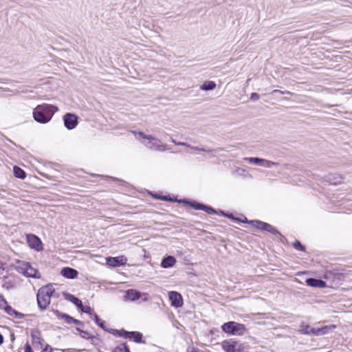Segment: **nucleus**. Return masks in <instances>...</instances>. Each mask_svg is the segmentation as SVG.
Listing matches in <instances>:
<instances>
[{
	"mask_svg": "<svg viewBox=\"0 0 352 352\" xmlns=\"http://www.w3.org/2000/svg\"><path fill=\"white\" fill-rule=\"evenodd\" d=\"M131 132L135 136L137 140H140L142 144L150 150L164 152L168 149L166 144L162 143L160 139L154 136L146 135L142 131H131Z\"/></svg>",
	"mask_w": 352,
	"mask_h": 352,
	"instance_id": "nucleus-1",
	"label": "nucleus"
},
{
	"mask_svg": "<svg viewBox=\"0 0 352 352\" xmlns=\"http://www.w3.org/2000/svg\"><path fill=\"white\" fill-rule=\"evenodd\" d=\"M58 108L48 104L38 105L33 111V117L35 121L45 124L48 122L52 118Z\"/></svg>",
	"mask_w": 352,
	"mask_h": 352,
	"instance_id": "nucleus-2",
	"label": "nucleus"
},
{
	"mask_svg": "<svg viewBox=\"0 0 352 352\" xmlns=\"http://www.w3.org/2000/svg\"><path fill=\"white\" fill-rule=\"evenodd\" d=\"M54 289L52 285L42 287L37 293V302L41 310H45L50 303L51 297L54 296Z\"/></svg>",
	"mask_w": 352,
	"mask_h": 352,
	"instance_id": "nucleus-3",
	"label": "nucleus"
},
{
	"mask_svg": "<svg viewBox=\"0 0 352 352\" xmlns=\"http://www.w3.org/2000/svg\"><path fill=\"white\" fill-rule=\"evenodd\" d=\"M16 271L27 277L40 278L39 272L36 269L32 267L29 263L21 261L16 265Z\"/></svg>",
	"mask_w": 352,
	"mask_h": 352,
	"instance_id": "nucleus-4",
	"label": "nucleus"
},
{
	"mask_svg": "<svg viewBox=\"0 0 352 352\" xmlns=\"http://www.w3.org/2000/svg\"><path fill=\"white\" fill-rule=\"evenodd\" d=\"M221 328L224 332L232 335H242L245 331L244 324L235 322H226L222 325Z\"/></svg>",
	"mask_w": 352,
	"mask_h": 352,
	"instance_id": "nucleus-5",
	"label": "nucleus"
},
{
	"mask_svg": "<svg viewBox=\"0 0 352 352\" xmlns=\"http://www.w3.org/2000/svg\"><path fill=\"white\" fill-rule=\"evenodd\" d=\"M248 223L251 224L253 227L261 230H265L274 235L281 236L280 233L276 228H274V226L267 223L258 220L250 221Z\"/></svg>",
	"mask_w": 352,
	"mask_h": 352,
	"instance_id": "nucleus-6",
	"label": "nucleus"
},
{
	"mask_svg": "<svg viewBox=\"0 0 352 352\" xmlns=\"http://www.w3.org/2000/svg\"><path fill=\"white\" fill-rule=\"evenodd\" d=\"M222 348L226 352H242L243 351V344L232 340H224L222 342Z\"/></svg>",
	"mask_w": 352,
	"mask_h": 352,
	"instance_id": "nucleus-7",
	"label": "nucleus"
},
{
	"mask_svg": "<svg viewBox=\"0 0 352 352\" xmlns=\"http://www.w3.org/2000/svg\"><path fill=\"white\" fill-rule=\"evenodd\" d=\"M113 334H118L119 336H123L133 340L135 342H141L142 335L140 332L132 331L129 332L126 331H122L119 332L118 330L111 329Z\"/></svg>",
	"mask_w": 352,
	"mask_h": 352,
	"instance_id": "nucleus-8",
	"label": "nucleus"
},
{
	"mask_svg": "<svg viewBox=\"0 0 352 352\" xmlns=\"http://www.w3.org/2000/svg\"><path fill=\"white\" fill-rule=\"evenodd\" d=\"M27 242L31 248H33L37 251H40L43 249L42 242L41 239L36 235L32 234H27Z\"/></svg>",
	"mask_w": 352,
	"mask_h": 352,
	"instance_id": "nucleus-9",
	"label": "nucleus"
},
{
	"mask_svg": "<svg viewBox=\"0 0 352 352\" xmlns=\"http://www.w3.org/2000/svg\"><path fill=\"white\" fill-rule=\"evenodd\" d=\"M127 258L124 256H120L116 257H107L106 258L107 265L111 267H120L126 265Z\"/></svg>",
	"mask_w": 352,
	"mask_h": 352,
	"instance_id": "nucleus-10",
	"label": "nucleus"
},
{
	"mask_svg": "<svg viewBox=\"0 0 352 352\" xmlns=\"http://www.w3.org/2000/svg\"><path fill=\"white\" fill-rule=\"evenodd\" d=\"M63 120L65 127L69 130L74 129L78 124L77 116L72 113H66Z\"/></svg>",
	"mask_w": 352,
	"mask_h": 352,
	"instance_id": "nucleus-11",
	"label": "nucleus"
},
{
	"mask_svg": "<svg viewBox=\"0 0 352 352\" xmlns=\"http://www.w3.org/2000/svg\"><path fill=\"white\" fill-rule=\"evenodd\" d=\"M168 297L171 305L175 307H181L183 305V298L182 295L177 292H170Z\"/></svg>",
	"mask_w": 352,
	"mask_h": 352,
	"instance_id": "nucleus-12",
	"label": "nucleus"
},
{
	"mask_svg": "<svg viewBox=\"0 0 352 352\" xmlns=\"http://www.w3.org/2000/svg\"><path fill=\"white\" fill-rule=\"evenodd\" d=\"M60 274L67 278L73 279L78 276V272L75 269L66 267L61 270Z\"/></svg>",
	"mask_w": 352,
	"mask_h": 352,
	"instance_id": "nucleus-13",
	"label": "nucleus"
},
{
	"mask_svg": "<svg viewBox=\"0 0 352 352\" xmlns=\"http://www.w3.org/2000/svg\"><path fill=\"white\" fill-rule=\"evenodd\" d=\"M336 327L334 324L327 325L321 328H315L314 336H320L327 334L329 331H333Z\"/></svg>",
	"mask_w": 352,
	"mask_h": 352,
	"instance_id": "nucleus-14",
	"label": "nucleus"
},
{
	"mask_svg": "<svg viewBox=\"0 0 352 352\" xmlns=\"http://www.w3.org/2000/svg\"><path fill=\"white\" fill-rule=\"evenodd\" d=\"M315 328L302 322L299 326L298 332L302 335L314 336Z\"/></svg>",
	"mask_w": 352,
	"mask_h": 352,
	"instance_id": "nucleus-15",
	"label": "nucleus"
},
{
	"mask_svg": "<svg viewBox=\"0 0 352 352\" xmlns=\"http://www.w3.org/2000/svg\"><path fill=\"white\" fill-rule=\"evenodd\" d=\"M32 344L35 348H41L43 345L44 340L41 338L38 331H33L32 333Z\"/></svg>",
	"mask_w": 352,
	"mask_h": 352,
	"instance_id": "nucleus-16",
	"label": "nucleus"
},
{
	"mask_svg": "<svg viewBox=\"0 0 352 352\" xmlns=\"http://www.w3.org/2000/svg\"><path fill=\"white\" fill-rule=\"evenodd\" d=\"M308 286L313 287L323 288L326 286V283L320 279L309 278L306 280Z\"/></svg>",
	"mask_w": 352,
	"mask_h": 352,
	"instance_id": "nucleus-17",
	"label": "nucleus"
},
{
	"mask_svg": "<svg viewBox=\"0 0 352 352\" xmlns=\"http://www.w3.org/2000/svg\"><path fill=\"white\" fill-rule=\"evenodd\" d=\"M176 263V259L173 256H168L164 258L161 263V266L163 268H168L173 267Z\"/></svg>",
	"mask_w": 352,
	"mask_h": 352,
	"instance_id": "nucleus-18",
	"label": "nucleus"
},
{
	"mask_svg": "<svg viewBox=\"0 0 352 352\" xmlns=\"http://www.w3.org/2000/svg\"><path fill=\"white\" fill-rule=\"evenodd\" d=\"M141 296L140 292L135 289H129L126 292L125 298L131 301H135L138 300Z\"/></svg>",
	"mask_w": 352,
	"mask_h": 352,
	"instance_id": "nucleus-19",
	"label": "nucleus"
},
{
	"mask_svg": "<svg viewBox=\"0 0 352 352\" xmlns=\"http://www.w3.org/2000/svg\"><path fill=\"white\" fill-rule=\"evenodd\" d=\"M65 296L67 300L74 303L78 308L82 307V301L76 296H74V295L70 294H65Z\"/></svg>",
	"mask_w": 352,
	"mask_h": 352,
	"instance_id": "nucleus-20",
	"label": "nucleus"
},
{
	"mask_svg": "<svg viewBox=\"0 0 352 352\" xmlns=\"http://www.w3.org/2000/svg\"><path fill=\"white\" fill-rule=\"evenodd\" d=\"M61 318L65 319V322L67 324L74 323V324H78V325H83L82 322H81L78 320H76L67 314H61Z\"/></svg>",
	"mask_w": 352,
	"mask_h": 352,
	"instance_id": "nucleus-21",
	"label": "nucleus"
},
{
	"mask_svg": "<svg viewBox=\"0 0 352 352\" xmlns=\"http://www.w3.org/2000/svg\"><path fill=\"white\" fill-rule=\"evenodd\" d=\"M216 87V83L214 81L209 80L206 81L200 87V89L204 91H210L214 89Z\"/></svg>",
	"mask_w": 352,
	"mask_h": 352,
	"instance_id": "nucleus-22",
	"label": "nucleus"
},
{
	"mask_svg": "<svg viewBox=\"0 0 352 352\" xmlns=\"http://www.w3.org/2000/svg\"><path fill=\"white\" fill-rule=\"evenodd\" d=\"M13 171L16 177L24 179L26 177L25 172L19 166H14Z\"/></svg>",
	"mask_w": 352,
	"mask_h": 352,
	"instance_id": "nucleus-23",
	"label": "nucleus"
},
{
	"mask_svg": "<svg viewBox=\"0 0 352 352\" xmlns=\"http://www.w3.org/2000/svg\"><path fill=\"white\" fill-rule=\"evenodd\" d=\"M327 181L332 184L336 185L342 182V177L340 175L334 176L330 175L327 177Z\"/></svg>",
	"mask_w": 352,
	"mask_h": 352,
	"instance_id": "nucleus-24",
	"label": "nucleus"
},
{
	"mask_svg": "<svg viewBox=\"0 0 352 352\" xmlns=\"http://www.w3.org/2000/svg\"><path fill=\"white\" fill-rule=\"evenodd\" d=\"M243 160L262 166L263 159L259 157H245Z\"/></svg>",
	"mask_w": 352,
	"mask_h": 352,
	"instance_id": "nucleus-25",
	"label": "nucleus"
},
{
	"mask_svg": "<svg viewBox=\"0 0 352 352\" xmlns=\"http://www.w3.org/2000/svg\"><path fill=\"white\" fill-rule=\"evenodd\" d=\"M185 203L188 204L192 208H193L195 210H204L205 208L206 205L197 203L195 201L194 202H189V201H185Z\"/></svg>",
	"mask_w": 352,
	"mask_h": 352,
	"instance_id": "nucleus-26",
	"label": "nucleus"
},
{
	"mask_svg": "<svg viewBox=\"0 0 352 352\" xmlns=\"http://www.w3.org/2000/svg\"><path fill=\"white\" fill-rule=\"evenodd\" d=\"M113 352H130L128 346L125 344H120L116 346Z\"/></svg>",
	"mask_w": 352,
	"mask_h": 352,
	"instance_id": "nucleus-27",
	"label": "nucleus"
},
{
	"mask_svg": "<svg viewBox=\"0 0 352 352\" xmlns=\"http://www.w3.org/2000/svg\"><path fill=\"white\" fill-rule=\"evenodd\" d=\"M94 319L95 322L100 326L102 329L107 330L104 326V321L102 320L97 314L94 315Z\"/></svg>",
	"mask_w": 352,
	"mask_h": 352,
	"instance_id": "nucleus-28",
	"label": "nucleus"
},
{
	"mask_svg": "<svg viewBox=\"0 0 352 352\" xmlns=\"http://www.w3.org/2000/svg\"><path fill=\"white\" fill-rule=\"evenodd\" d=\"M204 211L206 212L208 214H219V212H217L213 208H212L210 206H205V208L204 209ZM219 213H221V214L224 215V213L222 211H219Z\"/></svg>",
	"mask_w": 352,
	"mask_h": 352,
	"instance_id": "nucleus-29",
	"label": "nucleus"
},
{
	"mask_svg": "<svg viewBox=\"0 0 352 352\" xmlns=\"http://www.w3.org/2000/svg\"><path fill=\"white\" fill-rule=\"evenodd\" d=\"M277 165H278V163H277V162H272V161L265 160V159H263V160L262 166H264L266 168H271L273 166H277Z\"/></svg>",
	"mask_w": 352,
	"mask_h": 352,
	"instance_id": "nucleus-30",
	"label": "nucleus"
},
{
	"mask_svg": "<svg viewBox=\"0 0 352 352\" xmlns=\"http://www.w3.org/2000/svg\"><path fill=\"white\" fill-rule=\"evenodd\" d=\"M189 148L194 150V151H203V152H206V153H212L215 151V150H212V149H206L204 148H200L198 146H192L191 145H190V147H189Z\"/></svg>",
	"mask_w": 352,
	"mask_h": 352,
	"instance_id": "nucleus-31",
	"label": "nucleus"
},
{
	"mask_svg": "<svg viewBox=\"0 0 352 352\" xmlns=\"http://www.w3.org/2000/svg\"><path fill=\"white\" fill-rule=\"evenodd\" d=\"M293 246L294 248L296 249V250H298L299 251H305V248L304 245H302L300 241H296L294 244H293Z\"/></svg>",
	"mask_w": 352,
	"mask_h": 352,
	"instance_id": "nucleus-32",
	"label": "nucleus"
},
{
	"mask_svg": "<svg viewBox=\"0 0 352 352\" xmlns=\"http://www.w3.org/2000/svg\"><path fill=\"white\" fill-rule=\"evenodd\" d=\"M4 310L10 316H14L17 314V312L14 309H13L10 305H6L4 307Z\"/></svg>",
	"mask_w": 352,
	"mask_h": 352,
	"instance_id": "nucleus-33",
	"label": "nucleus"
},
{
	"mask_svg": "<svg viewBox=\"0 0 352 352\" xmlns=\"http://www.w3.org/2000/svg\"><path fill=\"white\" fill-rule=\"evenodd\" d=\"M76 330L80 333V335L81 336L82 338L85 339H88L90 338L89 333L87 331L82 330L78 327H77Z\"/></svg>",
	"mask_w": 352,
	"mask_h": 352,
	"instance_id": "nucleus-34",
	"label": "nucleus"
},
{
	"mask_svg": "<svg viewBox=\"0 0 352 352\" xmlns=\"http://www.w3.org/2000/svg\"><path fill=\"white\" fill-rule=\"evenodd\" d=\"M79 309H80L82 312L90 314V315L92 314L93 310L89 306H83V305L82 304V307H80Z\"/></svg>",
	"mask_w": 352,
	"mask_h": 352,
	"instance_id": "nucleus-35",
	"label": "nucleus"
},
{
	"mask_svg": "<svg viewBox=\"0 0 352 352\" xmlns=\"http://www.w3.org/2000/svg\"><path fill=\"white\" fill-rule=\"evenodd\" d=\"M170 141L174 143L175 145H178V146H186V147H190V144L186 143V142H177L175 140H174L173 138H170Z\"/></svg>",
	"mask_w": 352,
	"mask_h": 352,
	"instance_id": "nucleus-36",
	"label": "nucleus"
},
{
	"mask_svg": "<svg viewBox=\"0 0 352 352\" xmlns=\"http://www.w3.org/2000/svg\"><path fill=\"white\" fill-rule=\"evenodd\" d=\"M260 96L256 93H252L250 96V99L252 100H258L259 99Z\"/></svg>",
	"mask_w": 352,
	"mask_h": 352,
	"instance_id": "nucleus-37",
	"label": "nucleus"
},
{
	"mask_svg": "<svg viewBox=\"0 0 352 352\" xmlns=\"http://www.w3.org/2000/svg\"><path fill=\"white\" fill-rule=\"evenodd\" d=\"M6 305H8L7 301L4 298H1L0 300V307L4 309V307Z\"/></svg>",
	"mask_w": 352,
	"mask_h": 352,
	"instance_id": "nucleus-38",
	"label": "nucleus"
},
{
	"mask_svg": "<svg viewBox=\"0 0 352 352\" xmlns=\"http://www.w3.org/2000/svg\"><path fill=\"white\" fill-rule=\"evenodd\" d=\"M186 352H198V349L193 346H190L187 348Z\"/></svg>",
	"mask_w": 352,
	"mask_h": 352,
	"instance_id": "nucleus-39",
	"label": "nucleus"
},
{
	"mask_svg": "<svg viewBox=\"0 0 352 352\" xmlns=\"http://www.w3.org/2000/svg\"><path fill=\"white\" fill-rule=\"evenodd\" d=\"M25 352H32V349L29 343H26L25 346Z\"/></svg>",
	"mask_w": 352,
	"mask_h": 352,
	"instance_id": "nucleus-40",
	"label": "nucleus"
},
{
	"mask_svg": "<svg viewBox=\"0 0 352 352\" xmlns=\"http://www.w3.org/2000/svg\"><path fill=\"white\" fill-rule=\"evenodd\" d=\"M273 93H281V94H290V92H289V91L283 92V91H281L278 90V89H275V90H274V91H273Z\"/></svg>",
	"mask_w": 352,
	"mask_h": 352,
	"instance_id": "nucleus-41",
	"label": "nucleus"
},
{
	"mask_svg": "<svg viewBox=\"0 0 352 352\" xmlns=\"http://www.w3.org/2000/svg\"><path fill=\"white\" fill-rule=\"evenodd\" d=\"M50 349L52 350V349L50 348V346L48 345V344H46L45 348L43 349V352H47L48 351V349Z\"/></svg>",
	"mask_w": 352,
	"mask_h": 352,
	"instance_id": "nucleus-42",
	"label": "nucleus"
},
{
	"mask_svg": "<svg viewBox=\"0 0 352 352\" xmlns=\"http://www.w3.org/2000/svg\"><path fill=\"white\" fill-rule=\"evenodd\" d=\"M3 342V336L0 333V344H1Z\"/></svg>",
	"mask_w": 352,
	"mask_h": 352,
	"instance_id": "nucleus-43",
	"label": "nucleus"
},
{
	"mask_svg": "<svg viewBox=\"0 0 352 352\" xmlns=\"http://www.w3.org/2000/svg\"><path fill=\"white\" fill-rule=\"evenodd\" d=\"M162 199H163V200H168V199L167 198V197H164L162 198Z\"/></svg>",
	"mask_w": 352,
	"mask_h": 352,
	"instance_id": "nucleus-44",
	"label": "nucleus"
},
{
	"mask_svg": "<svg viewBox=\"0 0 352 352\" xmlns=\"http://www.w3.org/2000/svg\"><path fill=\"white\" fill-rule=\"evenodd\" d=\"M228 217L232 218V215H228Z\"/></svg>",
	"mask_w": 352,
	"mask_h": 352,
	"instance_id": "nucleus-45",
	"label": "nucleus"
}]
</instances>
